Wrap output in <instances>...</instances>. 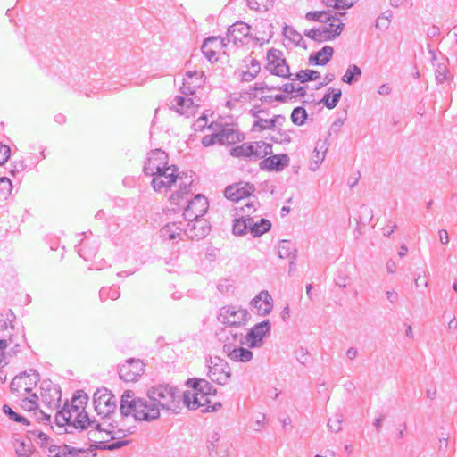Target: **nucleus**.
Instances as JSON below:
<instances>
[{"instance_id":"nucleus-32","label":"nucleus","mask_w":457,"mask_h":457,"mask_svg":"<svg viewBox=\"0 0 457 457\" xmlns=\"http://www.w3.org/2000/svg\"><path fill=\"white\" fill-rule=\"evenodd\" d=\"M253 146L252 161L262 159L272 153V145L263 141L251 142Z\"/></svg>"},{"instance_id":"nucleus-41","label":"nucleus","mask_w":457,"mask_h":457,"mask_svg":"<svg viewBox=\"0 0 457 457\" xmlns=\"http://www.w3.org/2000/svg\"><path fill=\"white\" fill-rule=\"evenodd\" d=\"M86 451L81 448L71 447L67 445H61L59 454L56 457H82Z\"/></svg>"},{"instance_id":"nucleus-58","label":"nucleus","mask_w":457,"mask_h":457,"mask_svg":"<svg viewBox=\"0 0 457 457\" xmlns=\"http://www.w3.org/2000/svg\"><path fill=\"white\" fill-rule=\"evenodd\" d=\"M10 153L9 146L0 144V165L4 164L9 159Z\"/></svg>"},{"instance_id":"nucleus-12","label":"nucleus","mask_w":457,"mask_h":457,"mask_svg":"<svg viewBox=\"0 0 457 457\" xmlns=\"http://www.w3.org/2000/svg\"><path fill=\"white\" fill-rule=\"evenodd\" d=\"M38 381V374L35 370H30L29 373L26 371L16 376L11 382L10 388L12 392H16L20 395L29 394Z\"/></svg>"},{"instance_id":"nucleus-49","label":"nucleus","mask_w":457,"mask_h":457,"mask_svg":"<svg viewBox=\"0 0 457 457\" xmlns=\"http://www.w3.org/2000/svg\"><path fill=\"white\" fill-rule=\"evenodd\" d=\"M344 417L341 413L335 414L332 418L328 420V427L330 431L337 433L341 430V424L343 422Z\"/></svg>"},{"instance_id":"nucleus-38","label":"nucleus","mask_w":457,"mask_h":457,"mask_svg":"<svg viewBox=\"0 0 457 457\" xmlns=\"http://www.w3.org/2000/svg\"><path fill=\"white\" fill-rule=\"evenodd\" d=\"M361 76V68L356 64H350L346 69L345 75L342 77V80L348 85H352L353 83L358 81Z\"/></svg>"},{"instance_id":"nucleus-8","label":"nucleus","mask_w":457,"mask_h":457,"mask_svg":"<svg viewBox=\"0 0 457 457\" xmlns=\"http://www.w3.org/2000/svg\"><path fill=\"white\" fill-rule=\"evenodd\" d=\"M95 410L99 416L108 418L110 414L114 413L116 410V398L106 388L98 389L93 398Z\"/></svg>"},{"instance_id":"nucleus-56","label":"nucleus","mask_w":457,"mask_h":457,"mask_svg":"<svg viewBox=\"0 0 457 457\" xmlns=\"http://www.w3.org/2000/svg\"><path fill=\"white\" fill-rule=\"evenodd\" d=\"M12 318H14V314L12 312V310H9L6 312V319L5 320H0V329L2 330H7L8 329V323L11 325V328L13 329Z\"/></svg>"},{"instance_id":"nucleus-15","label":"nucleus","mask_w":457,"mask_h":457,"mask_svg":"<svg viewBox=\"0 0 457 457\" xmlns=\"http://www.w3.org/2000/svg\"><path fill=\"white\" fill-rule=\"evenodd\" d=\"M144 367L140 360L129 359L120 367V378L126 382H134L143 374Z\"/></svg>"},{"instance_id":"nucleus-35","label":"nucleus","mask_w":457,"mask_h":457,"mask_svg":"<svg viewBox=\"0 0 457 457\" xmlns=\"http://www.w3.org/2000/svg\"><path fill=\"white\" fill-rule=\"evenodd\" d=\"M342 96V91L339 88L330 87L321 99V103L328 109L335 108Z\"/></svg>"},{"instance_id":"nucleus-60","label":"nucleus","mask_w":457,"mask_h":457,"mask_svg":"<svg viewBox=\"0 0 457 457\" xmlns=\"http://www.w3.org/2000/svg\"><path fill=\"white\" fill-rule=\"evenodd\" d=\"M349 277L345 275H338L335 278V283L337 286H338L341 288H345L348 286L349 282Z\"/></svg>"},{"instance_id":"nucleus-26","label":"nucleus","mask_w":457,"mask_h":457,"mask_svg":"<svg viewBox=\"0 0 457 457\" xmlns=\"http://www.w3.org/2000/svg\"><path fill=\"white\" fill-rule=\"evenodd\" d=\"M286 121V117L283 115H275L271 119L258 118L253 124V130L262 131L265 129H273L276 127H281Z\"/></svg>"},{"instance_id":"nucleus-2","label":"nucleus","mask_w":457,"mask_h":457,"mask_svg":"<svg viewBox=\"0 0 457 457\" xmlns=\"http://www.w3.org/2000/svg\"><path fill=\"white\" fill-rule=\"evenodd\" d=\"M258 204L259 203L256 200H252L247 202L244 207H240L244 215L234 220L232 227L234 235L243 236L249 231L253 237H257L270 229L271 223L270 220L263 218L255 220V217L250 216L251 213L256 211Z\"/></svg>"},{"instance_id":"nucleus-62","label":"nucleus","mask_w":457,"mask_h":457,"mask_svg":"<svg viewBox=\"0 0 457 457\" xmlns=\"http://www.w3.org/2000/svg\"><path fill=\"white\" fill-rule=\"evenodd\" d=\"M361 213L363 219H365L367 222L370 221L372 219V210L365 205H362L361 208Z\"/></svg>"},{"instance_id":"nucleus-24","label":"nucleus","mask_w":457,"mask_h":457,"mask_svg":"<svg viewBox=\"0 0 457 457\" xmlns=\"http://www.w3.org/2000/svg\"><path fill=\"white\" fill-rule=\"evenodd\" d=\"M171 109L175 110L179 114L189 115L195 111L198 104H195L194 99L191 97H185L176 96L170 102Z\"/></svg>"},{"instance_id":"nucleus-23","label":"nucleus","mask_w":457,"mask_h":457,"mask_svg":"<svg viewBox=\"0 0 457 457\" xmlns=\"http://www.w3.org/2000/svg\"><path fill=\"white\" fill-rule=\"evenodd\" d=\"M217 134L218 144L223 145H233L244 140L245 138L244 135L239 133L237 129L228 126L223 127L220 131L217 132Z\"/></svg>"},{"instance_id":"nucleus-27","label":"nucleus","mask_w":457,"mask_h":457,"mask_svg":"<svg viewBox=\"0 0 457 457\" xmlns=\"http://www.w3.org/2000/svg\"><path fill=\"white\" fill-rule=\"evenodd\" d=\"M288 162L289 158L287 154H275L262 160L261 167L268 170H282L288 165Z\"/></svg>"},{"instance_id":"nucleus-5","label":"nucleus","mask_w":457,"mask_h":457,"mask_svg":"<svg viewBox=\"0 0 457 457\" xmlns=\"http://www.w3.org/2000/svg\"><path fill=\"white\" fill-rule=\"evenodd\" d=\"M147 396H150L159 411H176L180 400L179 390L170 385H159L148 390Z\"/></svg>"},{"instance_id":"nucleus-63","label":"nucleus","mask_w":457,"mask_h":457,"mask_svg":"<svg viewBox=\"0 0 457 457\" xmlns=\"http://www.w3.org/2000/svg\"><path fill=\"white\" fill-rule=\"evenodd\" d=\"M37 438L42 447L48 446V445L52 442L50 437L43 432H38Z\"/></svg>"},{"instance_id":"nucleus-44","label":"nucleus","mask_w":457,"mask_h":457,"mask_svg":"<svg viewBox=\"0 0 457 457\" xmlns=\"http://www.w3.org/2000/svg\"><path fill=\"white\" fill-rule=\"evenodd\" d=\"M320 76V72L313 70H302L296 73V79L302 83L316 80Z\"/></svg>"},{"instance_id":"nucleus-36","label":"nucleus","mask_w":457,"mask_h":457,"mask_svg":"<svg viewBox=\"0 0 457 457\" xmlns=\"http://www.w3.org/2000/svg\"><path fill=\"white\" fill-rule=\"evenodd\" d=\"M266 69L271 74L276 76H279L282 78H288L290 76L289 67L287 66L286 61H279V62H276L274 64L267 63Z\"/></svg>"},{"instance_id":"nucleus-52","label":"nucleus","mask_w":457,"mask_h":457,"mask_svg":"<svg viewBox=\"0 0 457 457\" xmlns=\"http://www.w3.org/2000/svg\"><path fill=\"white\" fill-rule=\"evenodd\" d=\"M88 397L83 391H77L74 395L71 403L79 406V408L85 410L86 404L87 403Z\"/></svg>"},{"instance_id":"nucleus-10","label":"nucleus","mask_w":457,"mask_h":457,"mask_svg":"<svg viewBox=\"0 0 457 457\" xmlns=\"http://www.w3.org/2000/svg\"><path fill=\"white\" fill-rule=\"evenodd\" d=\"M168 154L162 149H154L148 153L143 171L146 176H155L168 169Z\"/></svg>"},{"instance_id":"nucleus-40","label":"nucleus","mask_w":457,"mask_h":457,"mask_svg":"<svg viewBox=\"0 0 457 457\" xmlns=\"http://www.w3.org/2000/svg\"><path fill=\"white\" fill-rule=\"evenodd\" d=\"M110 427H112V428H116L119 427L118 424L114 425L113 423H110L109 424ZM107 434L111 435V439L112 440H121L122 438H124L125 436H127L129 434L132 433V430L130 428H117L116 430L115 429H112V430H106Z\"/></svg>"},{"instance_id":"nucleus-53","label":"nucleus","mask_w":457,"mask_h":457,"mask_svg":"<svg viewBox=\"0 0 457 457\" xmlns=\"http://www.w3.org/2000/svg\"><path fill=\"white\" fill-rule=\"evenodd\" d=\"M247 4L252 10L265 11L268 9L270 0H247Z\"/></svg>"},{"instance_id":"nucleus-18","label":"nucleus","mask_w":457,"mask_h":457,"mask_svg":"<svg viewBox=\"0 0 457 457\" xmlns=\"http://www.w3.org/2000/svg\"><path fill=\"white\" fill-rule=\"evenodd\" d=\"M209 230L210 228L207 226L205 220L196 219L194 221H185L184 234L193 240H198L206 237Z\"/></svg>"},{"instance_id":"nucleus-6","label":"nucleus","mask_w":457,"mask_h":457,"mask_svg":"<svg viewBox=\"0 0 457 457\" xmlns=\"http://www.w3.org/2000/svg\"><path fill=\"white\" fill-rule=\"evenodd\" d=\"M208 378L220 385H225L231 377V370L225 360L219 356H210L206 360Z\"/></svg>"},{"instance_id":"nucleus-19","label":"nucleus","mask_w":457,"mask_h":457,"mask_svg":"<svg viewBox=\"0 0 457 457\" xmlns=\"http://www.w3.org/2000/svg\"><path fill=\"white\" fill-rule=\"evenodd\" d=\"M251 27L243 22L237 21L228 29L225 41L227 44L232 42L234 45L242 43L243 39L250 35Z\"/></svg>"},{"instance_id":"nucleus-22","label":"nucleus","mask_w":457,"mask_h":457,"mask_svg":"<svg viewBox=\"0 0 457 457\" xmlns=\"http://www.w3.org/2000/svg\"><path fill=\"white\" fill-rule=\"evenodd\" d=\"M185 221L170 222L163 226L160 230L161 237L165 240L182 239L184 234Z\"/></svg>"},{"instance_id":"nucleus-31","label":"nucleus","mask_w":457,"mask_h":457,"mask_svg":"<svg viewBox=\"0 0 457 457\" xmlns=\"http://www.w3.org/2000/svg\"><path fill=\"white\" fill-rule=\"evenodd\" d=\"M278 253L281 259H288L292 265L296 259V248L293 243L288 240H281L278 247Z\"/></svg>"},{"instance_id":"nucleus-47","label":"nucleus","mask_w":457,"mask_h":457,"mask_svg":"<svg viewBox=\"0 0 457 457\" xmlns=\"http://www.w3.org/2000/svg\"><path fill=\"white\" fill-rule=\"evenodd\" d=\"M99 297L101 301H104L107 298L116 300L120 297L119 288L116 287H102L99 291Z\"/></svg>"},{"instance_id":"nucleus-28","label":"nucleus","mask_w":457,"mask_h":457,"mask_svg":"<svg viewBox=\"0 0 457 457\" xmlns=\"http://www.w3.org/2000/svg\"><path fill=\"white\" fill-rule=\"evenodd\" d=\"M228 357L234 361L248 362L253 359V353L244 347H235L231 349L230 345H224Z\"/></svg>"},{"instance_id":"nucleus-11","label":"nucleus","mask_w":457,"mask_h":457,"mask_svg":"<svg viewBox=\"0 0 457 457\" xmlns=\"http://www.w3.org/2000/svg\"><path fill=\"white\" fill-rule=\"evenodd\" d=\"M210 395L199 394L197 392H185L183 395V403L190 410H197L204 408L203 411H213L221 407L220 403L211 404Z\"/></svg>"},{"instance_id":"nucleus-59","label":"nucleus","mask_w":457,"mask_h":457,"mask_svg":"<svg viewBox=\"0 0 457 457\" xmlns=\"http://www.w3.org/2000/svg\"><path fill=\"white\" fill-rule=\"evenodd\" d=\"M278 129H280L278 127ZM273 140L276 142V143H279V144H283V143H290L291 142V137L287 133V132H282L281 129H278V136L276 137H273Z\"/></svg>"},{"instance_id":"nucleus-30","label":"nucleus","mask_w":457,"mask_h":457,"mask_svg":"<svg viewBox=\"0 0 457 457\" xmlns=\"http://www.w3.org/2000/svg\"><path fill=\"white\" fill-rule=\"evenodd\" d=\"M187 384L193 388L192 392H197L199 394L214 395L216 393L213 386L207 380L203 378H191L187 381Z\"/></svg>"},{"instance_id":"nucleus-3","label":"nucleus","mask_w":457,"mask_h":457,"mask_svg":"<svg viewBox=\"0 0 457 457\" xmlns=\"http://www.w3.org/2000/svg\"><path fill=\"white\" fill-rule=\"evenodd\" d=\"M191 180L179 184V190L173 193L170 200L175 205H180V202L185 200L187 204L184 210L183 216L186 221H194V220L203 217L208 209V201L206 197L198 194L192 200L187 199L191 190Z\"/></svg>"},{"instance_id":"nucleus-13","label":"nucleus","mask_w":457,"mask_h":457,"mask_svg":"<svg viewBox=\"0 0 457 457\" xmlns=\"http://www.w3.org/2000/svg\"><path fill=\"white\" fill-rule=\"evenodd\" d=\"M41 398L49 410H56L61 406L62 392L57 385L52 382L42 384Z\"/></svg>"},{"instance_id":"nucleus-48","label":"nucleus","mask_w":457,"mask_h":457,"mask_svg":"<svg viewBox=\"0 0 457 457\" xmlns=\"http://www.w3.org/2000/svg\"><path fill=\"white\" fill-rule=\"evenodd\" d=\"M284 35L296 46H302L301 43L303 42V36L292 27L286 26L284 28Z\"/></svg>"},{"instance_id":"nucleus-17","label":"nucleus","mask_w":457,"mask_h":457,"mask_svg":"<svg viewBox=\"0 0 457 457\" xmlns=\"http://www.w3.org/2000/svg\"><path fill=\"white\" fill-rule=\"evenodd\" d=\"M255 187L251 183H237L228 186L224 191L227 199L238 202L241 199L250 197Z\"/></svg>"},{"instance_id":"nucleus-1","label":"nucleus","mask_w":457,"mask_h":457,"mask_svg":"<svg viewBox=\"0 0 457 457\" xmlns=\"http://www.w3.org/2000/svg\"><path fill=\"white\" fill-rule=\"evenodd\" d=\"M150 396L136 398L133 391L127 390L120 399V415L122 418L132 415L136 420L151 421L160 416V411Z\"/></svg>"},{"instance_id":"nucleus-64","label":"nucleus","mask_w":457,"mask_h":457,"mask_svg":"<svg viewBox=\"0 0 457 457\" xmlns=\"http://www.w3.org/2000/svg\"><path fill=\"white\" fill-rule=\"evenodd\" d=\"M28 447L29 445H26L25 442H21L19 446L16 447L15 450L17 457H21V455L28 453L29 452V449Z\"/></svg>"},{"instance_id":"nucleus-20","label":"nucleus","mask_w":457,"mask_h":457,"mask_svg":"<svg viewBox=\"0 0 457 457\" xmlns=\"http://www.w3.org/2000/svg\"><path fill=\"white\" fill-rule=\"evenodd\" d=\"M226 46L227 42L225 41V38L220 37H211L204 41L202 46V53L209 62H212L217 61V51L222 49Z\"/></svg>"},{"instance_id":"nucleus-39","label":"nucleus","mask_w":457,"mask_h":457,"mask_svg":"<svg viewBox=\"0 0 457 457\" xmlns=\"http://www.w3.org/2000/svg\"><path fill=\"white\" fill-rule=\"evenodd\" d=\"M334 14L331 13L330 11H314V12H308L305 14V19L308 21H314L320 23L324 21H329L330 17H332Z\"/></svg>"},{"instance_id":"nucleus-43","label":"nucleus","mask_w":457,"mask_h":457,"mask_svg":"<svg viewBox=\"0 0 457 457\" xmlns=\"http://www.w3.org/2000/svg\"><path fill=\"white\" fill-rule=\"evenodd\" d=\"M12 190V184L10 179L0 177V201L6 200Z\"/></svg>"},{"instance_id":"nucleus-9","label":"nucleus","mask_w":457,"mask_h":457,"mask_svg":"<svg viewBox=\"0 0 457 457\" xmlns=\"http://www.w3.org/2000/svg\"><path fill=\"white\" fill-rule=\"evenodd\" d=\"M248 312L240 306H224L220 310L218 320L222 324L239 327L244 325L248 319Z\"/></svg>"},{"instance_id":"nucleus-51","label":"nucleus","mask_w":457,"mask_h":457,"mask_svg":"<svg viewBox=\"0 0 457 457\" xmlns=\"http://www.w3.org/2000/svg\"><path fill=\"white\" fill-rule=\"evenodd\" d=\"M279 90H282L286 93H296L297 96H304L306 94V90L303 87H295L292 83H286L281 87H279Z\"/></svg>"},{"instance_id":"nucleus-21","label":"nucleus","mask_w":457,"mask_h":457,"mask_svg":"<svg viewBox=\"0 0 457 457\" xmlns=\"http://www.w3.org/2000/svg\"><path fill=\"white\" fill-rule=\"evenodd\" d=\"M251 305L258 315L266 316L273 308V299L267 290H262L251 301Z\"/></svg>"},{"instance_id":"nucleus-45","label":"nucleus","mask_w":457,"mask_h":457,"mask_svg":"<svg viewBox=\"0 0 457 457\" xmlns=\"http://www.w3.org/2000/svg\"><path fill=\"white\" fill-rule=\"evenodd\" d=\"M129 440H119L112 444H106L104 442H98L96 445H94L96 449L100 450H108V451H114L119 448H121L127 445H129Z\"/></svg>"},{"instance_id":"nucleus-7","label":"nucleus","mask_w":457,"mask_h":457,"mask_svg":"<svg viewBox=\"0 0 457 457\" xmlns=\"http://www.w3.org/2000/svg\"><path fill=\"white\" fill-rule=\"evenodd\" d=\"M270 333V324L268 320L254 325L245 337H240L239 344L246 345L250 348L261 347L264 343V337Z\"/></svg>"},{"instance_id":"nucleus-61","label":"nucleus","mask_w":457,"mask_h":457,"mask_svg":"<svg viewBox=\"0 0 457 457\" xmlns=\"http://www.w3.org/2000/svg\"><path fill=\"white\" fill-rule=\"evenodd\" d=\"M21 407L26 411H33L37 408V403L34 402V400H28L24 398L21 403Z\"/></svg>"},{"instance_id":"nucleus-37","label":"nucleus","mask_w":457,"mask_h":457,"mask_svg":"<svg viewBox=\"0 0 457 457\" xmlns=\"http://www.w3.org/2000/svg\"><path fill=\"white\" fill-rule=\"evenodd\" d=\"M229 152L234 157L246 158L252 161L253 146L251 143H243L240 145L232 147Z\"/></svg>"},{"instance_id":"nucleus-55","label":"nucleus","mask_w":457,"mask_h":457,"mask_svg":"<svg viewBox=\"0 0 457 457\" xmlns=\"http://www.w3.org/2000/svg\"><path fill=\"white\" fill-rule=\"evenodd\" d=\"M8 346L7 340L0 339V367H4L8 363L5 352Z\"/></svg>"},{"instance_id":"nucleus-46","label":"nucleus","mask_w":457,"mask_h":457,"mask_svg":"<svg viewBox=\"0 0 457 457\" xmlns=\"http://www.w3.org/2000/svg\"><path fill=\"white\" fill-rule=\"evenodd\" d=\"M450 74L448 67L445 63H437L435 70V78L438 84L444 83Z\"/></svg>"},{"instance_id":"nucleus-57","label":"nucleus","mask_w":457,"mask_h":457,"mask_svg":"<svg viewBox=\"0 0 457 457\" xmlns=\"http://www.w3.org/2000/svg\"><path fill=\"white\" fill-rule=\"evenodd\" d=\"M216 143H218V134H217V132L213 133L212 135H206L202 139V144L205 147L211 146V145H214Z\"/></svg>"},{"instance_id":"nucleus-34","label":"nucleus","mask_w":457,"mask_h":457,"mask_svg":"<svg viewBox=\"0 0 457 457\" xmlns=\"http://www.w3.org/2000/svg\"><path fill=\"white\" fill-rule=\"evenodd\" d=\"M55 424L60 428L64 426L72 428V413L71 411L69 410L68 403H66L61 410L57 411L55 414Z\"/></svg>"},{"instance_id":"nucleus-4","label":"nucleus","mask_w":457,"mask_h":457,"mask_svg":"<svg viewBox=\"0 0 457 457\" xmlns=\"http://www.w3.org/2000/svg\"><path fill=\"white\" fill-rule=\"evenodd\" d=\"M345 12H336L330 17L329 21H324L310 30H306L304 35L319 43L330 41L337 37L343 31L345 24L337 15H344Z\"/></svg>"},{"instance_id":"nucleus-33","label":"nucleus","mask_w":457,"mask_h":457,"mask_svg":"<svg viewBox=\"0 0 457 457\" xmlns=\"http://www.w3.org/2000/svg\"><path fill=\"white\" fill-rule=\"evenodd\" d=\"M333 54V47L325 46L320 51L310 56V62H314L316 65H325L330 61Z\"/></svg>"},{"instance_id":"nucleus-54","label":"nucleus","mask_w":457,"mask_h":457,"mask_svg":"<svg viewBox=\"0 0 457 457\" xmlns=\"http://www.w3.org/2000/svg\"><path fill=\"white\" fill-rule=\"evenodd\" d=\"M267 60L268 63L273 64L276 62H279V61H286L285 59L281 58V52L274 48L268 51Z\"/></svg>"},{"instance_id":"nucleus-42","label":"nucleus","mask_w":457,"mask_h":457,"mask_svg":"<svg viewBox=\"0 0 457 457\" xmlns=\"http://www.w3.org/2000/svg\"><path fill=\"white\" fill-rule=\"evenodd\" d=\"M307 112L303 107H295L291 113V120L295 125L302 126L305 123Z\"/></svg>"},{"instance_id":"nucleus-29","label":"nucleus","mask_w":457,"mask_h":457,"mask_svg":"<svg viewBox=\"0 0 457 457\" xmlns=\"http://www.w3.org/2000/svg\"><path fill=\"white\" fill-rule=\"evenodd\" d=\"M328 150L326 141H318L313 151V155L310 162V170L315 171L322 163L326 152Z\"/></svg>"},{"instance_id":"nucleus-25","label":"nucleus","mask_w":457,"mask_h":457,"mask_svg":"<svg viewBox=\"0 0 457 457\" xmlns=\"http://www.w3.org/2000/svg\"><path fill=\"white\" fill-rule=\"evenodd\" d=\"M72 428H79L81 430L87 428H93L98 431H105L104 428H102V424L96 422L95 420H91L87 415V413L84 411L77 413V416L72 420Z\"/></svg>"},{"instance_id":"nucleus-14","label":"nucleus","mask_w":457,"mask_h":457,"mask_svg":"<svg viewBox=\"0 0 457 457\" xmlns=\"http://www.w3.org/2000/svg\"><path fill=\"white\" fill-rule=\"evenodd\" d=\"M178 179V168L170 165L168 169L154 176L151 184L154 191H162L170 188Z\"/></svg>"},{"instance_id":"nucleus-50","label":"nucleus","mask_w":457,"mask_h":457,"mask_svg":"<svg viewBox=\"0 0 457 457\" xmlns=\"http://www.w3.org/2000/svg\"><path fill=\"white\" fill-rule=\"evenodd\" d=\"M3 411L4 414H6L11 420L21 422L26 425H29L28 420L22 417L21 415L16 413L9 405L4 404L3 407Z\"/></svg>"},{"instance_id":"nucleus-16","label":"nucleus","mask_w":457,"mask_h":457,"mask_svg":"<svg viewBox=\"0 0 457 457\" xmlns=\"http://www.w3.org/2000/svg\"><path fill=\"white\" fill-rule=\"evenodd\" d=\"M205 82L204 73L202 71H187L183 79L180 91L183 95H194L195 90L204 86Z\"/></svg>"}]
</instances>
